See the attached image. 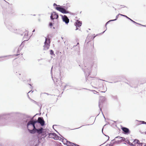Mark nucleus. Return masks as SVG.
Returning <instances> with one entry per match:
<instances>
[{"label":"nucleus","mask_w":146,"mask_h":146,"mask_svg":"<svg viewBox=\"0 0 146 146\" xmlns=\"http://www.w3.org/2000/svg\"><path fill=\"white\" fill-rule=\"evenodd\" d=\"M35 120H30L27 124V127L29 132L31 134L35 133V130L36 129L35 125L37 123Z\"/></svg>","instance_id":"obj_1"},{"label":"nucleus","mask_w":146,"mask_h":146,"mask_svg":"<svg viewBox=\"0 0 146 146\" xmlns=\"http://www.w3.org/2000/svg\"><path fill=\"white\" fill-rule=\"evenodd\" d=\"M8 114L4 113L0 115V125H4L7 124L9 117Z\"/></svg>","instance_id":"obj_2"},{"label":"nucleus","mask_w":146,"mask_h":146,"mask_svg":"<svg viewBox=\"0 0 146 146\" xmlns=\"http://www.w3.org/2000/svg\"><path fill=\"white\" fill-rule=\"evenodd\" d=\"M29 117H30L28 115H24L22 118L19 120V123L22 125L27 126V123L31 120L29 119Z\"/></svg>","instance_id":"obj_3"},{"label":"nucleus","mask_w":146,"mask_h":146,"mask_svg":"<svg viewBox=\"0 0 146 146\" xmlns=\"http://www.w3.org/2000/svg\"><path fill=\"white\" fill-rule=\"evenodd\" d=\"M55 9L57 10L60 11V12L64 14L69 13V12L66 11V10L64 8V7L60 5H58V7H56Z\"/></svg>","instance_id":"obj_4"},{"label":"nucleus","mask_w":146,"mask_h":146,"mask_svg":"<svg viewBox=\"0 0 146 146\" xmlns=\"http://www.w3.org/2000/svg\"><path fill=\"white\" fill-rule=\"evenodd\" d=\"M50 43V39L46 37L45 41L44 42V45L43 46L44 50H46L49 48Z\"/></svg>","instance_id":"obj_5"},{"label":"nucleus","mask_w":146,"mask_h":146,"mask_svg":"<svg viewBox=\"0 0 146 146\" xmlns=\"http://www.w3.org/2000/svg\"><path fill=\"white\" fill-rule=\"evenodd\" d=\"M53 80L55 84L57 86L62 88V83L60 78H55L54 80L53 79Z\"/></svg>","instance_id":"obj_6"},{"label":"nucleus","mask_w":146,"mask_h":146,"mask_svg":"<svg viewBox=\"0 0 146 146\" xmlns=\"http://www.w3.org/2000/svg\"><path fill=\"white\" fill-rule=\"evenodd\" d=\"M37 123L40 124L42 126H43L45 125V121L42 117H39L38 119L37 120H36Z\"/></svg>","instance_id":"obj_7"},{"label":"nucleus","mask_w":146,"mask_h":146,"mask_svg":"<svg viewBox=\"0 0 146 146\" xmlns=\"http://www.w3.org/2000/svg\"><path fill=\"white\" fill-rule=\"evenodd\" d=\"M7 28L11 31L15 33L16 32V29L14 28V26L12 24H9L7 25Z\"/></svg>","instance_id":"obj_8"},{"label":"nucleus","mask_w":146,"mask_h":146,"mask_svg":"<svg viewBox=\"0 0 146 146\" xmlns=\"http://www.w3.org/2000/svg\"><path fill=\"white\" fill-rule=\"evenodd\" d=\"M50 18L52 20H53L54 19H57L58 18V15L55 12H53L51 13Z\"/></svg>","instance_id":"obj_9"},{"label":"nucleus","mask_w":146,"mask_h":146,"mask_svg":"<svg viewBox=\"0 0 146 146\" xmlns=\"http://www.w3.org/2000/svg\"><path fill=\"white\" fill-rule=\"evenodd\" d=\"M61 16L62 17L63 21L66 24H68L69 22V20L67 16L65 15L64 16L61 15Z\"/></svg>","instance_id":"obj_10"},{"label":"nucleus","mask_w":146,"mask_h":146,"mask_svg":"<svg viewBox=\"0 0 146 146\" xmlns=\"http://www.w3.org/2000/svg\"><path fill=\"white\" fill-rule=\"evenodd\" d=\"M104 97H102L101 98L99 101V107L101 110L102 106V104L103 103V102L104 100Z\"/></svg>","instance_id":"obj_11"},{"label":"nucleus","mask_w":146,"mask_h":146,"mask_svg":"<svg viewBox=\"0 0 146 146\" xmlns=\"http://www.w3.org/2000/svg\"><path fill=\"white\" fill-rule=\"evenodd\" d=\"M82 25V22L77 20L75 23V25L76 27V30L78 29V27H80Z\"/></svg>","instance_id":"obj_12"},{"label":"nucleus","mask_w":146,"mask_h":146,"mask_svg":"<svg viewBox=\"0 0 146 146\" xmlns=\"http://www.w3.org/2000/svg\"><path fill=\"white\" fill-rule=\"evenodd\" d=\"M43 129L42 127H40V128L37 129L35 130V133H37L38 134H40L42 133Z\"/></svg>","instance_id":"obj_13"},{"label":"nucleus","mask_w":146,"mask_h":146,"mask_svg":"<svg viewBox=\"0 0 146 146\" xmlns=\"http://www.w3.org/2000/svg\"><path fill=\"white\" fill-rule=\"evenodd\" d=\"M122 129L124 132V133L125 134H127L129 133V130L127 128L123 127L122 128Z\"/></svg>","instance_id":"obj_14"},{"label":"nucleus","mask_w":146,"mask_h":146,"mask_svg":"<svg viewBox=\"0 0 146 146\" xmlns=\"http://www.w3.org/2000/svg\"><path fill=\"white\" fill-rule=\"evenodd\" d=\"M133 142L134 146H136V144H138L137 146H140L141 145V143H140L139 141L137 139L134 140Z\"/></svg>","instance_id":"obj_15"},{"label":"nucleus","mask_w":146,"mask_h":146,"mask_svg":"<svg viewBox=\"0 0 146 146\" xmlns=\"http://www.w3.org/2000/svg\"><path fill=\"white\" fill-rule=\"evenodd\" d=\"M115 139L118 138L119 140H118L117 141H116L115 143H117V142H119V141H124V140L125 139L124 138H123V137H120L118 136L115 137Z\"/></svg>","instance_id":"obj_16"},{"label":"nucleus","mask_w":146,"mask_h":146,"mask_svg":"<svg viewBox=\"0 0 146 146\" xmlns=\"http://www.w3.org/2000/svg\"><path fill=\"white\" fill-rule=\"evenodd\" d=\"M48 137L49 138H54L55 136H56V134L54 133H48Z\"/></svg>","instance_id":"obj_17"},{"label":"nucleus","mask_w":146,"mask_h":146,"mask_svg":"<svg viewBox=\"0 0 146 146\" xmlns=\"http://www.w3.org/2000/svg\"><path fill=\"white\" fill-rule=\"evenodd\" d=\"M53 139H54L56 140H61V141L62 142V139H64L65 138H64V139H62L59 136H58L56 134V135L54 137Z\"/></svg>","instance_id":"obj_18"},{"label":"nucleus","mask_w":146,"mask_h":146,"mask_svg":"<svg viewBox=\"0 0 146 146\" xmlns=\"http://www.w3.org/2000/svg\"><path fill=\"white\" fill-rule=\"evenodd\" d=\"M122 16H123V17H126V18H127V19H129V20H130L131 21H132V22H133L134 23H136L137 24H139V25H141V24H139L138 23H136V22H135V21H133V20H132L130 18H129V17H127V16H126V15H122Z\"/></svg>","instance_id":"obj_19"},{"label":"nucleus","mask_w":146,"mask_h":146,"mask_svg":"<svg viewBox=\"0 0 146 146\" xmlns=\"http://www.w3.org/2000/svg\"><path fill=\"white\" fill-rule=\"evenodd\" d=\"M85 72L86 73V76H87V75H88V76L91 72L90 68H89V70H85Z\"/></svg>","instance_id":"obj_20"},{"label":"nucleus","mask_w":146,"mask_h":146,"mask_svg":"<svg viewBox=\"0 0 146 146\" xmlns=\"http://www.w3.org/2000/svg\"><path fill=\"white\" fill-rule=\"evenodd\" d=\"M24 34V38H25V36H28V31H26L24 32L23 33Z\"/></svg>","instance_id":"obj_21"},{"label":"nucleus","mask_w":146,"mask_h":146,"mask_svg":"<svg viewBox=\"0 0 146 146\" xmlns=\"http://www.w3.org/2000/svg\"><path fill=\"white\" fill-rule=\"evenodd\" d=\"M119 15H120L121 16H122V15H123L121 14H119L117 15L116 16V19H113V20H114V21L116 20L117 19V18H118V16H119Z\"/></svg>","instance_id":"obj_22"},{"label":"nucleus","mask_w":146,"mask_h":146,"mask_svg":"<svg viewBox=\"0 0 146 146\" xmlns=\"http://www.w3.org/2000/svg\"><path fill=\"white\" fill-rule=\"evenodd\" d=\"M114 139L112 140L111 141V142L110 143V144L109 145V146H112L113 145V141L114 140Z\"/></svg>","instance_id":"obj_23"},{"label":"nucleus","mask_w":146,"mask_h":146,"mask_svg":"<svg viewBox=\"0 0 146 146\" xmlns=\"http://www.w3.org/2000/svg\"><path fill=\"white\" fill-rule=\"evenodd\" d=\"M127 142H128V144H129L130 145L132 146H134V145H133V142L131 143L129 141H127Z\"/></svg>","instance_id":"obj_24"},{"label":"nucleus","mask_w":146,"mask_h":146,"mask_svg":"<svg viewBox=\"0 0 146 146\" xmlns=\"http://www.w3.org/2000/svg\"><path fill=\"white\" fill-rule=\"evenodd\" d=\"M50 54L51 55H52L53 54L54 55V51L52 50H50Z\"/></svg>","instance_id":"obj_25"},{"label":"nucleus","mask_w":146,"mask_h":146,"mask_svg":"<svg viewBox=\"0 0 146 146\" xmlns=\"http://www.w3.org/2000/svg\"><path fill=\"white\" fill-rule=\"evenodd\" d=\"M140 146H146V144L141 143V145Z\"/></svg>","instance_id":"obj_26"},{"label":"nucleus","mask_w":146,"mask_h":146,"mask_svg":"<svg viewBox=\"0 0 146 146\" xmlns=\"http://www.w3.org/2000/svg\"><path fill=\"white\" fill-rule=\"evenodd\" d=\"M27 37V36H25V38H24V41H27L29 39V38H28Z\"/></svg>","instance_id":"obj_27"},{"label":"nucleus","mask_w":146,"mask_h":146,"mask_svg":"<svg viewBox=\"0 0 146 146\" xmlns=\"http://www.w3.org/2000/svg\"><path fill=\"white\" fill-rule=\"evenodd\" d=\"M114 20H110V21H108L106 23V24H108L109 22H110V21H114Z\"/></svg>","instance_id":"obj_28"},{"label":"nucleus","mask_w":146,"mask_h":146,"mask_svg":"<svg viewBox=\"0 0 146 146\" xmlns=\"http://www.w3.org/2000/svg\"><path fill=\"white\" fill-rule=\"evenodd\" d=\"M53 25L52 23H50L49 24V25L50 27H51Z\"/></svg>","instance_id":"obj_29"},{"label":"nucleus","mask_w":146,"mask_h":146,"mask_svg":"<svg viewBox=\"0 0 146 146\" xmlns=\"http://www.w3.org/2000/svg\"><path fill=\"white\" fill-rule=\"evenodd\" d=\"M58 5H57L56 3H54L53 4V6H56V7H58Z\"/></svg>","instance_id":"obj_30"},{"label":"nucleus","mask_w":146,"mask_h":146,"mask_svg":"<svg viewBox=\"0 0 146 146\" xmlns=\"http://www.w3.org/2000/svg\"><path fill=\"white\" fill-rule=\"evenodd\" d=\"M7 56H0V58H3L6 57H7Z\"/></svg>","instance_id":"obj_31"},{"label":"nucleus","mask_w":146,"mask_h":146,"mask_svg":"<svg viewBox=\"0 0 146 146\" xmlns=\"http://www.w3.org/2000/svg\"><path fill=\"white\" fill-rule=\"evenodd\" d=\"M142 124H146V122L144 121H142Z\"/></svg>","instance_id":"obj_32"},{"label":"nucleus","mask_w":146,"mask_h":146,"mask_svg":"<svg viewBox=\"0 0 146 146\" xmlns=\"http://www.w3.org/2000/svg\"><path fill=\"white\" fill-rule=\"evenodd\" d=\"M30 100L32 101V102H34L35 103H36V101H35L33 100L32 99H31Z\"/></svg>","instance_id":"obj_33"},{"label":"nucleus","mask_w":146,"mask_h":146,"mask_svg":"<svg viewBox=\"0 0 146 146\" xmlns=\"http://www.w3.org/2000/svg\"><path fill=\"white\" fill-rule=\"evenodd\" d=\"M31 91H29L28 93V94H27V96H28V98L30 100L31 99V98L29 97V95H28V93H30V92H31Z\"/></svg>","instance_id":"obj_34"},{"label":"nucleus","mask_w":146,"mask_h":146,"mask_svg":"<svg viewBox=\"0 0 146 146\" xmlns=\"http://www.w3.org/2000/svg\"><path fill=\"white\" fill-rule=\"evenodd\" d=\"M107 25V24H106V25H105V26H106V28H107V27H106V25ZM106 30L105 31H104L103 32H102V34H103V33H104L106 31Z\"/></svg>","instance_id":"obj_35"},{"label":"nucleus","mask_w":146,"mask_h":146,"mask_svg":"<svg viewBox=\"0 0 146 146\" xmlns=\"http://www.w3.org/2000/svg\"><path fill=\"white\" fill-rule=\"evenodd\" d=\"M89 78V77H88L87 78H86V81H87V80H88Z\"/></svg>","instance_id":"obj_36"},{"label":"nucleus","mask_w":146,"mask_h":146,"mask_svg":"<svg viewBox=\"0 0 146 146\" xmlns=\"http://www.w3.org/2000/svg\"><path fill=\"white\" fill-rule=\"evenodd\" d=\"M66 86H67V85H66L64 86V89H63V90H64L66 88Z\"/></svg>","instance_id":"obj_37"},{"label":"nucleus","mask_w":146,"mask_h":146,"mask_svg":"<svg viewBox=\"0 0 146 146\" xmlns=\"http://www.w3.org/2000/svg\"><path fill=\"white\" fill-rule=\"evenodd\" d=\"M43 94H47L48 95H49V94H48L46 93H44Z\"/></svg>","instance_id":"obj_38"},{"label":"nucleus","mask_w":146,"mask_h":146,"mask_svg":"<svg viewBox=\"0 0 146 146\" xmlns=\"http://www.w3.org/2000/svg\"><path fill=\"white\" fill-rule=\"evenodd\" d=\"M83 126H84V125L81 126L80 127H79V128H76L75 129H77L79 128H80V127H82Z\"/></svg>","instance_id":"obj_39"},{"label":"nucleus","mask_w":146,"mask_h":146,"mask_svg":"<svg viewBox=\"0 0 146 146\" xmlns=\"http://www.w3.org/2000/svg\"><path fill=\"white\" fill-rule=\"evenodd\" d=\"M52 68H53V67H52V68H51V73H52Z\"/></svg>","instance_id":"obj_40"},{"label":"nucleus","mask_w":146,"mask_h":146,"mask_svg":"<svg viewBox=\"0 0 146 146\" xmlns=\"http://www.w3.org/2000/svg\"><path fill=\"white\" fill-rule=\"evenodd\" d=\"M78 44H79V43H77V44L76 45V46H76Z\"/></svg>","instance_id":"obj_41"},{"label":"nucleus","mask_w":146,"mask_h":146,"mask_svg":"<svg viewBox=\"0 0 146 146\" xmlns=\"http://www.w3.org/2000/svg\"><path fill=\"white\" fill-rule=\"evenodd\" d=\"M101 92L102 93H105V91H101Z\"/></svg>","instance_id":"obj_42"},{"label":"nucleus","mask_w":146,"mask_h":146,"mask_svg":"<svg viewBox=\"0 0 146 146\" xmlns=\"http://www.w3.org/2000/svg\"><path fill=\"white\" fill-rule=\"evenodd\" d=\"M127 141H128V140L126 141H125V142H126V143H128V142H127Z\"/></svg>","instance_id":"obj_43"},{"label":"nucleus","mask_w":146,"mask_h":146,"mask_svg":"<svg viewBox=\"0 0 146 146\" xmlns=\"http://www.w3.org/2000/svg\"><path fill=\"white\" fill-rule=\"evenodd\" d=\"M107 136L108 137V140H107V141H108V140H109V137L108 136Z\"/></svg>","instance_id":"obj_44"},{"label":"nucleus","mask_w":146,"mask_h":146,"mask_svg":"<svg viewBox=\"0 0 146 146\" xmlns=\"http://www.w3.org/2000/svg\"><path fill=\"white\" fill-rule=\"evenodd\" d=\"M35 31V30L34 29V30L33 31V32H34Z\"/></svg>","instance_id":"obj_45"},{"label":"nucleus","mask_w":146,"mask_h":146,"mask_svg":"<svg viewBox=\"0 0 146 146\" xmlns=\"http://www.w3.org/2000/svg\"><path fill=\"white\" fill-rule=\"evenodd\" d=\"M96 36H94V37H93V39L96 37Z\"/></svg>","instance_id":"obj_46"},{"label":"nucleus","mask_w":146,"mask_h":146,"mask_svg":"<svg viewBox=\"0 0 146 146\" xmlns=\"http://www.w3.org/2000/svg\"><path fill=\"white\" fill-rule=\"evenodd\" d=\"M19 55V54H17L16 55V56H18Z\"/></svg>","instance_id":"obj_47"},{"label":"nucleus","mask_w":146,"mask_h":146,"mask_svg":"<svg viewBox=\"0 0 146 146\" xmlns=\"http://www.w3.org/2000/svg\"><path fill=\"white\" fill-rule=\"evenodd\" d=\"M61 38H62V39H63V37H61Z\"/></svg>","instance_id":"obj_48"},{"label":"nucleus","mask_w":146,"mask_h":146,"mask_svg":"<svg viewBox=\"0 0 146 146\" xmlns=\"http://www.w3.org/2000/svg\"><path fill=\"white\" fill-rule=\"evenodd\" d=\"M94 91V92H96L95 90H94L93 91Z\"/></svg>","instance_id":"obj_49"},{"label":"nucleus","mask_w":146,"mask_h":146,"mask_svg":"<svg viewBox=\"0 0 146 146\" xmlns=\"http://www.w3.org/2000/svg\"><path fill=\"white\" fill-rule=\"evenodd\" d=\"M103 128H102V132H103V131H103Z\"/></svg>","instance_id":"obj_50"},{"label":"nucleus","mask_w":146,"mask_h":146,"mask_svg":"<svg viewBox=\"0 0 146 146\" xmlns=\"http://www.w3.org/2000/svg\"><path fill=\"white\" fill-rule=\"evenodd\" d=\"M143 26H145V27H146V26H144V25H142Z\"/></svg>","instance_id":"obj_51"},{"label":"nucleus","mask_w":146,"mask_h":146,"mask_svg":"<svg viewBox=\"0 0 146 146\" xmlns=\"http://www.w3.org/2000/svg\"><path fill=\"white\" fill-rule=\"evenodd\" d=\"M54 125L53 126V127H54Z\"/></svg>","instance_id":"obj_52"},{"label":"nucleus","mask_w":146,"mask_h":146,"mask_svg":"<svg viewBox=\"0 0 146 146\" xmlns=\"http://www.w3.org/2000/svg\"><path fill=\"white\" fill-rule=\"evenodd\" d=\"M110 83H112V82H110Z\"/></svg>","instance_id":"obj_53"},{"label":"nucleus","mask_w":146,"mask_h":146,"mask_svg":"<svg viewBox=\"0 0 146 146\" xmlns=\"http://www.w3.org/2000/svg\"><path fill=\"white\" fill-rule=\"evenodd\" d=\"M42 94H43L42 93H41V95Z\"/></svg>","instance_id":"obj_54"},{"label":"nucleus","mask_w":146,"mask_h":146,"mask_svg":"<svg viewBox=\"0 0 146 146\" xmlns=\"http://www.w3.org/2000/svg\"><path fill=\"white\" fill-rule=\"evenodd\" d=\"M106 146H108V145H106Z\"/></svg>","instance_id":"obj_55"},{"label":"nucleus","mask_w":146,"mask_h":146,"mask_svg":"<svg viewBox=\"0 0 146 146\" xmlns=\"http://www.w3.org/2000/svg\"><path fill=\"white\" fill-rule=\"evenodd\" d=\"M95 63H96V62H95Z\"/></svg>","instance_id":"obj_56"},{"label":"nucleus","mask_w":146,"mask_h":146,"mask_svg":"<svg viewBox=\"0 0 146 146\" xmlns=\"http://www.w3.org/2000/svg\"><path fill=\"white\" fill-rule=\"evenodd\" d=\"M53 29H54L55 28L54 27H53Z\"/></svg>","instance_id":"obj_57"},{"label":"nucleus","mask_w":146,"mask_h":146,"mask_svg":"<svg viewBox=\"0 0 146 146\" xmlns=\"http://www.w3.org/2000/svg\"><path fill=\"white\" fill-rule=\"evenodd\" d=\"M29 85H30L31 86V84H29Z\"/></svg>","instance_id":"obj_58"},{"label":"nucleus","mask_w":146,"mask_h":146,"mask_svg":"<svg viewBox=\"0 0 146 146\" xmlns=\"http://www.w3.org/2000/svg\"><path fill=\"white\" fill-rule=\"evenodd\" d=\"M106 142H105L104 143H104H106Z\"/></svg>","instance_id":"obj_59"},{"label":"nucleus","mask_w":146,"mask_h":146,"mask_svg":"<svg viewBox=\"0 0 146 146\" xmlns=\"http://www.w3.org/2000/svg\"><path fill=\"white\" fill-rule=\"evenodd\" d=\"M145 133L146 134V133Z\"/></svg>","instance_id":"obj_60"}]
</instances>
